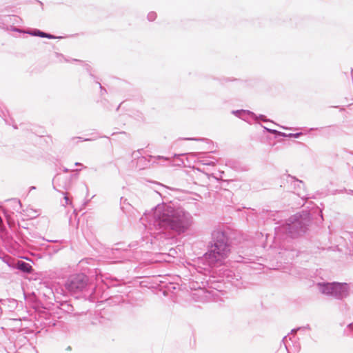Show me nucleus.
I'll return each instance as SVG.
<instances>
[{"label": "nucleus", "instance_id": "obj_1", "mask_svg": "<svg viewBox=\"0 0 353 353\" xmlns=\"http://www.w3.org/2000/svg\"><path fill=\"white\" fill-rule=\"evenodd\" d=\"M157 211L160 213V221L171 230L181 233L185 232L190 225L189 220L185 217L184 212L180 210H175L170 206L160 208Z\"/></svg>", "mask_w": 353, "mask_h": 353}, {"label": "nucleus", "instance_id": "obj_2", "mask_svg": "<svg viewBox=\"0 0 353 353\" xmlns=\"http://www.w3.org/2000/svg\"><path fill=\"white\" fill-rule=\"evenodd\" d=\"M214 244L206 254L207 259L212 263L219 261L225 258L230 252L228 238L221 231L213 232Z\"/></svg>", "mask_w": 353, "mask_h": 353}, {"label": "nucleus", "instance_id": "obj_3", "mask_svg": "<svg viewBox=\"0 0 353 353\" xmlns=\"http://www.w3.org/2000/svg\"><path fill=\"white\" fill-rule=\"evenodd\" d=\"M88 282L87 277L83 274L71 275L65 283V288L69 291L77 292L85 288Z\"/></svg>", "mask_w": 353, "mask_h": 353}, {"label": "nucleus", "instance_id": "obj_4", "mask_svg": "<svg viewBox=\"0 0 353 353\" xmlns=\"http://www.w3.org/2000/svg\"><path fill=\"white\" fill-rule=\"evenodd\" d=\"M347 287L346 284L339 283H327L323 285V288L322 290L323 293L324 294H337L341 292V291L347 290Z\"/></svg>", "mask_w": 353, "mask_h": 353}, {"label": "nucleus", "instance_id": "obj_5", "mask_svg": "<svg viewBox=\"0 0 353 353\" xmlns=\"http://www.w3.org/2000/svg\"><path fill=\"white\" fill-rule=\"evenodd\" d=\"M18 268L24 272H31L32 270V266L26 262L19 261L17 263Z\"/></svg>", "mask_w": 353, "mask_h": 353}, {"label": "nucleus", "instance_id": "obj_6", "mask_svg": "<svg viewBox=\"0 0 353 353\" xmlns=\"http://www.w3.org/2000/svg\"><path fill=\"white\" fill-rule=\"evenodd\" d=\"M28 210H30V211H31L32 212H33V214H34V216H37V215H38V212H37V211H36V210H33V209H29Z\"/></svg>", "mask_w": 353, "mask_h": 353}, {"label": "nucleus", "instance_id": "obj_7", "mask_svg": "<svg viewBox=\"0 0 353 353\" xmlns=\"http://www.w3.org/2000/svg\"><path fill=\"white\" fill-rule=\"evenodd\" d=\"M39 35L43 37H51L50 36H48L46 33H43V32H40Z\"/></svg>", "mask_w": 353, "mask_h": 353}, {"label": "nucleus", "instance_id": "obj_8", "mask_svg": "<svg viewBox=\"0 0 353 353\" xmlns=\"http://www.w3.org/2000/svg\"><path fill=\"white\" fill-rule=\"evenodd\" d=\"M300 134H301L300 133H297V134H290V136L294 137H298Z\"/></svg>", "mask_w": 353, "mask_h": 353}, {"label": "nucleus", "instance_id": "obj_9", "mask_svg": "<svg viewBox=\"0 0 353 353\" xmlns=\"http://www.w3.org/2000/svg\"><path fill=\"white\" fill-rule=\"evenodd\" d=\"M75 165H81V163H75Z\"/></svg>", "mask_w": 353, "mask_h": 353}]
</instances>
